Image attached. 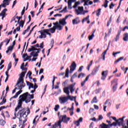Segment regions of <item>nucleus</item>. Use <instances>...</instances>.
Listing matches in <instances>:
<instances>
[{
	"label": "nucleus",
	"instance_id": "9d476101",
	"mask_svg": "<svg viewBox=\"0 0 128 128\" xmlns=\"http://www.w3.org/2000/svg\"><path fill=\"white\" fill-rule=\"evenodd\" d=\"M126 118V116H123L122 118H120L118 120H117V123L118 126H122L124 124V118Z\"/></svg>",
	"mask_w": 128,
	"mask_h": 128
},
{
	"label": "nucleus",
	"instance_id": "bf43d9fd",
	"mask_svg": "<svg viewBox=\"0 0 128 128\" xmlns=\"http://www.w3.org/2000/svg\"><path fill=\"white\" fill-rule=\"evenodd\" d=\"M113 6H114V3H112V2L110 5V10H112V8Z\"/></svg>",
	"mask_w": 128,
	"mask_h": 128
},
{
	"label": "nucleus",
	"instance_id": "72a5a7b5",
	"mask_svg": "<svg viewBox=\"0 0 128 128\" xmlns=\"http://www.w3.org/2000/svg\"><path fill=\"white\" fill-rule=\"evenodd\" d=\"M90 18V16H88L86 18H84L82 20V23L84 24V22H87V20Z\"/></svg>",
	"mask_w": 128,
	"mask_h": 128
},
{
	"label": "nucleus",
	"instance_id": "603ef678",
	"mask_svg": "<svg viewBox=\"0 0 128 128\" xmlns=\"http://www.w3.org/2000/svg\"><path fill=\"white\" fill-rule=\"evenodd\" d=\"M10 68H12V63L10 62L8 66V72Z\"/></svg>",
	"mask_w": 128,
	"mask_h": 128
},
{
	"label": "nucleus",
	"instance_id": "f3484780",
	"mask_svg": "<svg viewBox=\"0 0 128 128\" xmlns=\"http://www.w3.org/2000/svg\"><path fill=\"white\" fill-rule=\"evenodd\" d=\"M22 90H19L18 92L16 93V95L14 96H13L11 98H10V100H12V98H18V96H20V94H22Z\"/></svg>",
	"mask_w": 128,
	"mask_h": 128
},
{
	"label": "nucleus",
	"instance_id": "c756f323",
	"mask_svg": "<svg viewBox=\"0 0 128 128\" xmlns=\"http://www.w3.org/2000/svg\"><path fill=\"white\" fill-rule=\"evenodd\" d=\"M100 10H102V8H99L96 11V16H100Z\"/></svg>",
	"mask_w": 128,
	"mask_h": 128
},
{
	"label": "nucleus",
	"instance_id": "0eeeda50",
	"mask_svg": "<svg viewBox=\"0 0 128 128\" xmlns=\"http://www.w3.org/2000/svg\"><path fill=\"white\" fill-rule=\"evenodd\" d=\"M74 86L72 84L71 85H70L69 86L64 88V94H70V90H70V88H74Z\"/></svg>",
	"mask_w": 128,
	"mask_h": 128
},
{
	"label": "nucleus",
	"instance_id": "412c9836",
	"mask_svg": "<svg viewBox=\"0 0 128 128\" xmlns=\"http://www.w3.org/2000/svg\"><path fill=\"white\" fill-rule=\"evenodd\" d=\"M12 50H14V46H10L9 47H8V50L6 51V52L7 54H8V52H12Z\"/></svg>",
	"mask_w": 128,
	"mask_h": 128
},
{
	"label": "nucleus",
	"instance_id": "473e14b6",
	"mask_svg": "<svg viewBox=\"0 0 128 128\" xmlns=\"http://www.w3.org/2000/svg\"><path fill=\"white\" fill-rule=\"evenodd\" d=\"M94 60H91L90 62V64H88V68H87V70H90V66H92V62H93Z\"/></svg>",
	"mask_w": 128,
	"mask_h": 128
},
{
	"label": "nucleus",
	"instance_id": "b1692460",
	"mask_svg": "<svg viewBox=\"0 0 128 128\" xmlns=\"http://www.w3.org/2000/svg\"><path fill=\"white\" fill-rule=\"evenodd\" d=\"M72 0H68V8H70V10L72 8Z\"/></svg>",
	"mask_w": 128,
	"mask_h": 128
},
{
	"label": "nucleus",
	"instance_id": "49530a36",
	"mask_svg": "<svg viewBox=\"0 0 128 128\" xmlns=\"http://www.w3.org/2000/svg\"><path fill=\"white\" fill-rule=\"evenodd\" d=\"M120 33H118L116 35V38H115L116 42H118V40H120Z\"/></svg>",
	"mask_w": 128,
	"mask_h": 128
},
{
	"label": "nucleus",
	"instance_id": "a18cd8bd",
	"mask_svg": "<svg viewBox=\"0 0 128 128\" xmlns=\"http://www.w3.org/2000/svg\"><path fill=\"white\" fill-rule=\"evenodd\" d=\"M0 124L1 126H4V124H6V121L2 120H0Z\"/></svg>",
	"mask_w": 128,
	"mask_h": 128
},
{
	"label": "nucleus",
	"instance_id": "338daca9",
	"mask_svg": "<svg viewBox=\"0 0 128 128\" xmlns=\"http://www.w3.org/2000/svg\"><path fill=\"white\" fill-rule=\"evenodd\" d=\"M29 76V78H30V76H32V72H30V71H29L28 74L27 75Z\"/></svg>",
	"mask_w": 128,
	"mask_h": 128
},
{
	"label": "nucleus",
	"instance_id": "8fccbe9b",
	"mask_svg": "<svg viewBox=\"0 0 128 128\" xmlns=\"http://www.w3.org/2000/svg\"><path fill=\"white\" fill-rule=\"evenodd\" d=\"M102 118H104V117L100 115V116H98V118L97 119L96 121H97V122H98V121H100V120H102Z\"/></svg>",
	"mask_w": 128,
	"mask_h": 128
},
{
	"label": "nucleus",
	"instance_id": "423d86ee",
	"mask_svg": "<svg viewBox=\"0 0 128 128\" xmlns=\"http://www.w3.org/2000/svg\"><path fill=\"white\" fill-rule=\"evenodd\" d=\"M23 96L26 100H30H30H32V98H34V94L30 95L28 92L24 93L23 94Z\"/></svg>",
	"mask_w": 128,
	"mask_h": 128
},
{
	"label": "nucleus",
	"instance_id": "680f3d73",
	"mask_svg": "<svg viewBox=\"0 0 128 128\" xmlns=\"http://www.w3.org/2000/svg\"><path fill=\"white\" fill-rule=\"evenodd\" d=\"M4 42H6V46H7L8 44H10V40H8V39H6Z\"/></svg>",
	"mask_w": 128,
	"mask_h": 128
},
{
	"label": "nucleus",
	"instance_id": "58836bf2",
	"mask_svg": "<svg viewBox=\"0 0 128 128\" xmlns=\"http://www.w3.org/2000/svg\"><path fill=\"white\" fill-rule=\"evenodd\" d=\"M54 38H52L51 40L50 43V44L52 46L50 48H52L54 47Z\"/></svg>",
	"mask_w": 128,
	"mask_h": 128
},
{
	"label": "nucleus",
	"instance_id": "393cba45",
	"mask_svg": "<svg viewBox=\"0 0 128 128\" xmlns=\"http://www.w3.org/2000/svg\"><path fill=\"white\" fill-rule=\"evenodd\" d=\"M118 121L116 120V122H113L112 124H109V126L110 128H112V126H118Z\"/></svg>",
	"mask_w": 128,
	"mask_h": 128
},
{
	"label": "nucleus",
	"instance_id": "6ab92c4d",
	"mask_svg": "<svg viewBox=\"0 0 128 128\" xmlns=\"http://www.w3.org/2000/svg\"><path fill=\"white\" fill-rule=\"evenodd\" d=\"M60 24H62V26H66V19L64 18L61 20H59Z\"/></svg>",
	"mask_w": 128,
	"mask_h": 128
},
{
	"label": "nucleus",
	"instance_id": "052dcab7",
	"mask_svg": "<svg viewBox=\"0 0 128 128\" xmlns=\"http://www.w3.org/2000/svg\"><path fill=\"white\" fill-rule=\"evenodd\" d=\"M72 24H78V22L76 21V20L74 19L72 20Z\"/></svg>",
	"mask_w": 128,
	"mask_h": 128
},
{
	"label": "nucleus",
	"instance_id": "a878e982",
	"mask_svg": "<svg viewBox=\"0 0 128 128\" xmlns=\"http://www.w3.org/2000/svg\"><path fill=\"white\" fill-rule=\"evenodd\" d=\"M108 0H105L104 4H102V6H104L105 8H108Z\"/></svg>",
	"mask_w": 128,
	"mask_h": 128
},
{
	"label": "nucleus",
	"instance_id": "4be33fe9",
	"mask_svg": "<svg viewBox=\"0 0 128 128\" xmlns=\"http://www.w3.org/2000/svg\"><path fill=\"white\" fill-rule=\"evenodd\" d=\"M101 128H110V124H106L104 123L100 125Z\"/></svg>",
	"mask_w": 128,
	"mask_h": 128
},
{
	"label": "nucleus",
	"instance_id": "5fc2aeb1",
	"mask_svg": "<svg viewBox=\"0 0 128 128\" xmlns=\"http://www.w3.org/2000/svg\"><path fill=\"white\" fill-rule=\"evenodd\" d=\"M16 18L18 20L17 22H20V19L22 18V16H16Z\"/></svg>",
	"mask_w": 128,
	"mask_h": 128
},
{
	"label": "nucleus",
	"instance_id": "e2e57ef3",
	"mask_svg": "<svg viewBox=\"0 0 128 128\" xmlns=\"http://www.w3.org/2000/svg\"><path fill=\"white\" fill-rule=\"evenodd\" d=\"M100 90H101L100 88H98V89L96 90V94H98V93L100 92Z\"/></svg>",
	"mask_w": 128,
	"mask_h": 128
},
{
	"label": "nucleus",
	"instance_id": "f8f14e48",
	"mask_svg": "<svg viewBox=\"0 0 128 128\" xmlns=\"http://www.w3.org/2000/svg\"><path fill=\"white\" fill-rule=\"evenodd\" d=\"M46 34L50 36V32H41V34L39 36V38H46Z\"/></svg>",
	"mask_w": 128,
	"mask_h": 128
},
{
	"label": "nucleus",
	"instance_id": "3c124183",
	"mask_svg": "<svg viewBox=\"0 0 128 128\" xmlns=\"http://www.w3.org/2000/svg\"><path fill=\"white\" fill-rule=\"evenodd\" d=\"M48 30L45 29L44 30H42L41 31H38V32H48Z\"/></svg>",
	"mask_w": 128,
	"mask_h": 128
},
{
	"label": "nucleus",
	"instance_id": "09e8293b",
	"mask_svg": "<svg viewBox=\"0 0 128 128\" xmlns=\"http://www.w3.org/2000/svg\"><path fill=\"white\" fill-rule=\"evenodd\" d=\"M84 73H80V74H79V75L78 76V78H84Z\"/></svg>",
	"mask_w": 128,
	"mask_h": 128
},
{
	"label": "nucleus",
	"instance_id": "4d7b16f0",
	"mask_svg": "<svg viewBox=\"0 0 128 128\" xmlns=\"http://www.w3.org/2000/svg\"><path fill=\"white\" fill-rule=\"evenodd\" d=\"M78 10H80L81 12H84V7L79 6L78 8Z\"/></svg>",
	"mask_w": 128,
	"mask_h": 128
},
{
	"label": "nucleus",
	"instance_id": "20e7f679",
	"mask_svg": "<svg viewBox=\"0 0 128 128\" xmlns=\"http://www.w3.org/2000/svg\"><path fill=\"white\" fill-rule=\"evenodd\" d=\"M28 52H32L30 54L34 58L38 56V54H40V48H34V46H31V48L28 49Z\"/></svg>",
	"mask_w": 128,
	"mask_h": 128
},
{
	"label": "nucleus",
	"instance_id": "a19ab883",
	"mask_svg": "<svg viewBox=\"0 0 128 128\" xmlns=\"http://www.w3.org/2000/svg\"><path fill=\"white\" fill-rule=\"evenodd\" d=\"M32 24H33V23H31L30 24V26H29L28 27L27 29L24 30V32H28V30H30V26Z\"/></svg>",
	"mask_w": 128,
	"mask_h": 128
},
{
	"label": "nucleus",
	"instance_id": "ddd939ff",
	"mask_svg": "<svg viewBox=\"0 0 128 128\" xmlns=\"http://www.w3.org/2000/svg\"><path fill=\"white\" fill-rule=\"evenodd\" d=\"M58 126L60 128L62 126V121H58L52 125V128H56Z\"/></svg>",
	"mask_w": 128,
	"mask_h": 128
},
{
	"label": "nucleus",
	"instance_id": "7ed1b4c3",
	"mask_svg": "<svg viewBox=\"0 0 128 128\" xmlns=\"http://www.w3.org/2000/svg\"><path fill=\"white\" fill-rule=\"evenodd\" d=\"M66 95L67 96H62L59 98V102L61 104H66L68 100H76V96L74 97L70 96V94H66Z\"/></svg>",
	"mask_w": 128,
	"mask_h": 128
},
{
	"label": "nucleus",
	"instance_id": "aec40b11",
	"mask_svg": "<svg viewBox=\"0 0 128 128\" xmlns=\"http://www.w3.org/2000/svg\"><path fill=\"white\" fill-rule=\"evenodd\" d=\"M26 22V19L24 20H22L21 21L19 22L18 24H19V26H21L22 28H24V22Z\"/></svg>",
	"mask_w": 128,
	"mask_h": 128
},
{
	"label": "nucleus",
	"instance_id": "7c9ffc66",
	"mask_svg": "<svg viewBox=\"0 0 128 128\" xmlns=\"http://www.w3.org/2000/svg\"><path fill=\"white\" fill-rule=\"evenodd\" d=\"M10 4L8 3H6V2H3V4H1L0 5V6L1 8H6V6H8Z\"/></svg>",
	"mask_w": 128,
	"mask_h": 128
},
{
	"label": "nucleus",
	"instance_id": "13d9d810",
	"mask_svg": "<svg viewBox=\"0 0 128 128\" xmlns=\"http://www.w3.org/2000/svg\"><path fill=\"white\" fill-rule=\"evenodd\" d=\"M108 36H110V33L108 32L106 33L104 38L106 40V38H108Z\"/></svg>",
	"mask_w": 128,
	"mask_h": 128
},
{
	"label": "nucleus",
	"instance_id": "2eb2a0df",
	"mask_svg": "<svg viewBox=\"0 0 128 128\" xmlns=\"http://www.w3.org/2000/svg\"><path fill=\"white\" fill-rule=\"evenodd\" d=\"M90 75H88L86 79L81 82V86H84V84H86V82H88V79L90 78Z\"/></svg>",
	"mask_w": 128,
	"mask_h": 128
},
{
	"label": "nucleus",
	"instance_id": "774afa93",
	"mask_svg": "<svg viewBox=\"0 0 128 128\" xmlns=\"http://www.w3.org/2000/svg\"><path fill=\"white\" fill-rule=\"evenodd\" d=\"M128 30V26H125L123 28H122V32H124L126 30Z\"/></svg>",
	"mask_w": 128,
	"mask_h": 128
},
{
	"label": "nucleus",
	"instance_id": "9b49d317",
	"mask_svg": "<svg viewBox=\"0 0 128 128\" xmlns=\"http://www.w3.org/2000/svg\"><path fill=\"white\" fill-rule=\"evenodd\" d=\"M102 76L101 80H104L106 78V76H108V70L103 71L102 73Z\"/></svg>",
	"mask_w": 128,
	"mask_h": 128
},
{
	"label": "nucleus",
	"instance_id": "c9c22d12",
	"mask_svg": "<svg viewBox=\"0 0 128 128\" xmlns=\"http://www.w3.org/2000/svg\"><path fill=\"white\" fill-rule=\"evenodd\" d=\"M80 4V1L76 2L74 6H73L74 8H76Z\"/></svg>",
	"mask_w": 128,
	"mask_h": 128
},
{
	"label": "nucleus",
	"instance_id": "c85d7f7f",
	"mask_svg": "<svg viewBox=\"0 0 128 128\" xmlns=\"http://www.w3.org/2000/svg\"><path fill=\"white\" fill-rule=\"evenodd\" d=\"M54 28L56 30H62V26H60V24L58 26H54Z\"/></svg>",
	"mask_w": 128,
	"mask_h": 128
},
{
	"label": "nucleus",
	"instance_id": "4468645a",
	"mask_svg": "<svg viewBox=\"0 0 128 128\" xmlns=\"http://www.w3.org/2000/svg\"><path fill=\"white\" fill-rule=\"evenodd\" d=\"M82 122V118H80L78 120L74 121V124H76V126H78L80 124V122Z\"/></svg>",
	"mask_w": 128,
	"mask_h": 128
},
{
	"label": "nucleus",
	"instance_id": "2f4dec72",
	"mask_svg": "<svg viewBox=\"0 0 128 128\" xmlns=\"http://www.w3.org/2000/svg\"><path fill=\"white\" fill-rule=\"evenodd\" d=\"M88 38L89 40H92V38H94V33H93L91 35H89Z\"/></svg>",
	"mask_w": 128,
	"mask_h": 128
},
{
	"label": "nucleus",
	"instance_id": "69168bd1",
	"mask_svg": "<svg viewBox=\"0 0 128 128\" xmlns=\"http://www.w3.org/2000/svg\"><path fill=\"white\" fill-rule=\"evenodd\" d=\"M38 1L36 0H35V3H34V8H36V6H38Z\"/></svg>",
	"mask_w": 128,
	"mask_h": 128
},
{
	"label": "nucleus",
	"instance_id": "cd10ccee",
	"mask_svg": "<svg viewBox=\"0 0 128 128\" xmlns=\"http://www.w3.org/2000/svg\"><path fill=\"white\" fill-rule=\"evenodd\" d=\"M124 56L120 58H118L117 60H116L114 62V64H118V62H120V60H124Z\"/></svg>",
	"mask_w": 128,
	"mask_h": 128
},
{
	"label": "nucleus",
	"instance_id": "f257e3e1",
	"mask_svg": "<svg viewBox=\"0 0 128 128\" xmlns=\"http://www.w3.org/2000/svg\"><path fill=\"white\" fill-rule=\"evenodd\" d=\"M20 98H22L20 100H18V103L17 107L15 108V112L14 114V117L12 118V120H16V118H18L20 124H26V122L28 120V114H30V108H22L16 114V112L18 110H20V108L22 107V102H25L26 104L30 102V99H26L24 96V95L22 94L20 96Z\"/></svg>",
	"mask_w": 128,
	"mask_h": 128
},
{
	"label": "nucleus",
	"instance_id": "5701e85b",
	"mask_svg": "<svg viewBox=\"0 0 128 128\" xmlns=\"http://www.w3.org/2000/svg\"><path fill=\"white\" fill-rule=\"evenodd\" d=\"M38 118V115H37L35 117L34 119V120L33 122H32L33 124H36L38 122L39 118Z\"/></svg>",
	"mask_w": 128,
	"mask_h": 128
},
{
	"label": "nucleus",
	"instance_id": "864d4df0",
	"mask_svg": "<svg viewBox=\"0 0 128 128\" xmlns=\"http://www.w3.org/2000/svg\"><path fill=\"white\" fill-rule=\"evenodd\" d=\"M78 74V72H75L72 76V78H76L78 76L76 75Z\"/></svg>",
	"mask_w": 128,
	"mask_h": 128
},
{
	"label": "nucleus",
	"instance_id": "37998d69",
	"mask_svg": "<svg viewBox=\"0 0 128 128\" xmlns=\"http://www.w3.org/2000/svg\"><path fill=\"white\" fill-rule=\"evenodd\" d=\"M58 108H60V105H56L54 108L55 112H58Z\"/></svg>",
	"mask_w": 128,
	"mask_h": 128
},
{
	"label": "nucleus",
	"instance_id": "6e6552de",
	"mask_svg": "<svg viewBox=\"0 0 128 128\" xmlns=\"http://www.w3.org/2000/svg\"><path fill=\"white\" fill-rule=\"evenodd\" d=\"M76 68V62H73L70 66V74L74 72Z\"/></svg>",
	"mask_w": 128,
	"mask_h": 128
},
{
	"label": "nucleus",
	"instance_id": "de8ad7c7",
	"mask_svg": "<svg viewBox=\"0 0 128 128\" xmlns=\"http://www.w3.org/2000/svg\"><path fill=\"white\" fill-rule=\"evenodd\" d=\"M104 104H108V106H112V104H110V102H108V100H106V101Z\"/></svg>",
	"mask_w": 128,
	"mask_h": 128
},
{
	"label": "nucleus",
	"instance_id": "0e129e2a",
	"mask_svg": "<svg viewBox=\"0 0 128 128\" xmlns=\"http://www.w3.org/2000/svg\"><path fill=\"white\" fill-rule=\"evenodd\" d=\"M16 16H14V17L12 18V20H11L10 22H14V21L16 20Z\"/></svg>",
	"mask_w": 128,
	"mask_h": 128
},
{
	"label": "nucleus",
	"instance_id": "4c0bfd02",
	"mask_svg": "<svg viewBox=\"0 0 128 128\" xmlns=\"http://www.w3.org/2000/svg\"><path fill=\"white\" fill-rule=\"evenodd\" d=\"M6 98H4L2 101L0 102V106H2L4 104H6Z\"/></svg>",
	"mask_w": 128,
	"mask_h": 128
},
{
	"label": "nucleus",
	"instance_id": "dca6fc26",
	"mask_svg": "<svg viewBox=\"0 0 128 128\" xmlns=\"http://www.w3.org/2000/svg\"><path fill=\"white\" fill-rule=\"evenodd\" d=\"M6 12H8V9L4 8L0 13V16H3V18H6Z\"/></svg>",
	"mask_w": 128,
	"mask_h": 128
},
{
	"label": "nucleus",
	"instance_id": "f704fd0d",
	"mask_svg": "<svg viewBox=\"0 0 128 128\" xmlns=\"http://www.w3.org/2000/svg\"><path fill=\"white\" fill-rule=\"evenodd\" d=\"M24 63L22 64L20 66L21 70H28V68H24Z\"/></svg>",
	"mask_w": 128,
	"mask_h": 128
},
{
	"label": "nucleus",
	"instance_id": "6e6d98bb",
	"mask_svg": "<svg viewBox=\"0 0 128 128\" xmlns=\"http://www.w3.org/2000/svg\"><path fill=\"white\" fill-rule=\"evenodd\" d=\"M76 12L77 13V15L78 16V14H82V12H81L80 10H76Z\"/></svg>",
	"mask_w": 128,
	"mask_h": 128
},
{
	"label": "nucleus",
	"instance_id": "1a4fd4ad",
	"mask_svg": "<svg viewBox=\"0 0 128 128\" xmlns=\"http://www.w3.org/2000/svg\"><path fill=\"white\" fill-rule=\"evenodd\" d=\"M100 65H99V66H98L95 67V68L93 69V70H92V73H91V74H92V76H96V74H97L98 72V70H100Z\"/></svg>",
	"mask_w": 128,
	"mask_h": 128
},
{
	"label": "nucleus",
	"instance_id": "bb28decb",
	"mask_svg": "<svg viewBox=\"0 0 128 128\" xmlns=\"http://www.w3.org/2000/svg\"><path fill=\"white\" fill-rule=\"evenodd\" d=\"M116 88H118V84H116L112 86V90H113V92H114L116 90Z\"/></svg>",
	"mask_w": 128,
	"mask_h": 128
},
{
	"label": "nucleus",
	"instance_id": "c03bdc74",
	"mask_svg": "<svg viewBox=\"0 0 128 128\" xmlns=\"http://www.w3.org/2000/svg\"><path fill=\"white\" fill-rule=\"evenodd\" d=\"M20 26H18L16 29L14 30L13 32H16V31L17 32H20Z\"/></svg>",
	"mask_w": 128,
	"mask_h": 128
},
{
	"label": "nucleus",
	"instance_id": "a211bd4d",
	"mask_svg": "<svg viewBox=\"0 0 128 128\" xmlns=\"http://www.w3.org/2000/svg\"><path fill=\"white\" fill-rule=\"evenodd\" d=\"M122 40L124 42H128V33L124 34Z\"/></svg>",
	"mask_w": 128,
	"mask_h": 128
},
{
	"label": "nucleus",
	"instance_id": "f03ea898",
	"mask_svg": "<svg viewBox=\"0 0 128 128\" xmlns=\"http://www.w3.org/2000/svg\"><path fill=\"white\" fill-rule=\"evenodd\" d=\"M26 74V72H23L20 74V78L16 85V86H18V88L16 87L12 90V94H14L16 90H22L23 88L26 86V84H24V78Z\"/></svg>",
	"mask_w": 128,
	"mask_h": 128
},
{
	"label": "nucleus",
	"instance_id": "39448f33",
	"mask_svg": "<svg viewBox=\"0 0 128 128\" xmlns=\"http://www.w3.org/2000/svg\"><path fill=\"white\" fill-rule=\"evenodd\" d=\"M60 118H62V120H60L59 122H63L64 124H68V122L70 120V117L66 118V115L60 116Z\"/></svg>",
	"mask_w": 128,
	"mask_h": 128
},
{
	"label": "nucleus",
	"instance_id": "79ce46f5",
	"mask_svg": "<svg viewBox=\"0 0 128 128\" xmlns=\"http://www.w3.org/2000/svg\"><path fill=\"white\" fill-rule=\"evenodd\" d=\"M56 27L54 26H53V28H50V32H56Z\"/></svg>",
	"mask_w": 128,
	"mask_h": 128
},
{
	"label": "nucleus",
	"instance_id": "e433bc0d",
	"mask_svg": "<svg viewBox=\"0 0 128 128\" xmlns=\"http://www.w3.org/2000/svg\"><path fill=\"white\" fill-rule=\"evenodd\" d=\"M69 72H70V69H68V68H67L66 70V75H65V76L66 78H68Z\"/></svg>",
	"mask_w": 128,
	"mask_h": 128
},
{
	"label": "nucleus",
	"instance_id": "ea45409f",
	"mask_svg": "<svg viewBox=\"0 0 128 128\" xmlns=\"http://www.w3.org/2000/svg\"><path fill=\"white\" fill-rule=\"evenodd\" d=\"M92 103H94V104H96V102H98V99H96V96H94L92 100Z\"/></svg>",
	"mask_w": 128,
	"mask_h": 128
}]
</instances>
